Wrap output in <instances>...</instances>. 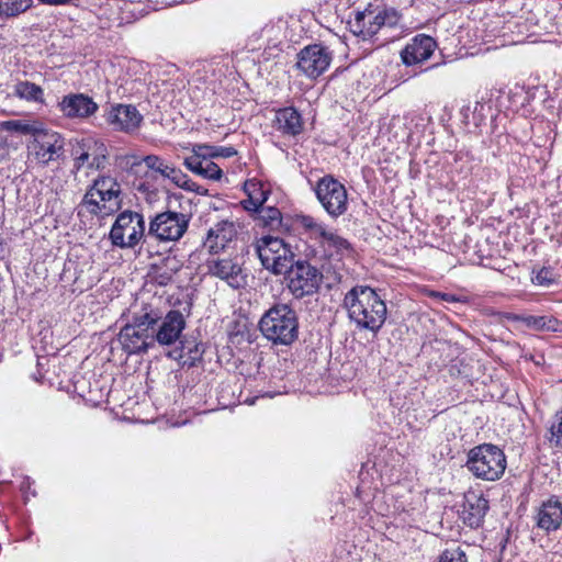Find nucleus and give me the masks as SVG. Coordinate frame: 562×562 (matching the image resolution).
I'll use <instances>...</instances> for the list:
<instances>
[{"mask_svg":"<svg viewBox=\"0 0 562 562\" xmlns=\"http://www.w3.org/2000/svg\"><path fill=\"white\" fill-rule=\"evenodd\" d=\"M159 318L158 313L149 311L135 315L132 323L124 325L117 335L123 351L127 355H142L154 348L153 329Z\"/></svg>","mask_w":562,"mask_h":562,"instance_id":"20e7f679","label":"nucleus"},{"mask_svg":"<svg viewBox=\"0 0 562 562\" xmlns=\"http://www.w3.org/2000/svg\"><path fill=\"white\" fill-rule=\"evenodd\" d=\"M479 106H480V108H483V105H482L480 102H476V103H475L474 112H476V111H477V108H479Z\"/></svg>","mask_w":562,"mask_h":562,"instance_id":"49530a36","label":"nucleus"},{"mask_svg":"<svg viewBox=\"0 0 562 562\" xmlns=\"http://www.w3.org/2000/svg\"><path fill=\"white\" fill-rule=\"evenodd\" d=\"M537 527L551 532L558 530L562 525V503L558 498H550L539 507Z\"/></svg>","mask_w":562,"mask_h":562,"instance_id":"412c9836","label":"nucleus"},{"mask_svg":"<svg viewBox=\"0 0 562 562\" xmlns=\"http://www.w3.org/2000/svg\"><path fill=\"white\" fill-rule=\"evenodd\" d=\"M259 329L273 345L290 346L299 338V317L286 303L272 305L261 317Z\"/></svg>","mask_w":562,"mask_h":562,"instance_id":"7ed1b4c3","label":"nucleus"},{"mask_svg":"<svg viewBox=\"0 0 562 562\" xmlns=\"http://www.w3.org/2000/svg\"><path fill=\"white\" fill-rule=\"evenodd\" d=\"M436 562H468V559L461 547L452 546L443 550Z\"/></svg>","mask_w":562,"mask_h":562,"instance_id":"e433bc0d","label":"nucleus"},{"mask_svg":"<svg viewBox=\"0 0 562 562\" xmlns=\"http://www.w3.org/2000/svg\"><path fill=\"white\" fill-rule=\"evenodd\" d=\"M331 54L327 47L314 44L297 54L296 67L308 78L319 77L330 65Z\"/></svg>","mask_w":562,"mask_h":562,"instance_id":"9d476101","label":"nucleus"},{"mask_svg":"<svg viewBox=\"0 0 562 562\" xmlns=\"http://www.w3.org/2000/svg\"><path fill=\"white\" fill-rule=\"evenodd\" d=\"M516 321L522 322L527 327L536 329V330H543V326L546 324V316H518L515 315L513 317Z\"/></svg>","mask_w":562,"mask_h":562,"instance_id":"58836bf2","label":"nucleus"},{"mask_svg":"<svg viewBox=\"0 0 562 562\" xmlns=\"http://www.w3.org/2000/svg\"><path fill=\"white\" fill-rule=\"evenodd\" d=\"M144 117L133 104H112L105 114V121L114 131L133 133L137 131Z\"/></svg>","mask_w":562,"mask_h":562,"instance_id":"4468645a","label":"nucleus"},{"mask_svg":"<svg viewBox=\"0 0 562 562\" xmlns=\"http://www.w3.org/2000/svg\"><path fill=\"white\" fill-rule=\"evenodd\" d=\"M402 13L393 7L374 5V40L380 32L401 27Z\"/></svg>","mask_w":562,"mask_h":562,"instance_id":"a878e982","label":"nucleus"},{"mask_svg":"<svg viewBox=\"0 0 562 562\" xmlns=\"http://www.w3.org/2000/svg\"><path fill=\"white\" fill-rule=\"evenodd\" d=\"M180 265L175 257H165L160 263H154L150 268L149 276L151 281L159 285L166 286L168 285L173 276L179 271Z\"/></svg>","mask_w":562,"mask_h":562,"instance_id":"c756f323","label":"nucleus"},{"mask_svg":"<svg viewBox=\"0 0 562 562\" xmlns=\"http://www.w3.org/2000/svg\"><path fill=\"white\" fill-rule=\"evenodd\" d=\"M348 317L360 330L379 333L383 327L387 310L384 300L370 286L356 285L344 297Z\"/></svg>","mask_w":562,"mask_h":562,"instance_id":"f257e3e1","label":"nucleus"},{"mask_svg":"<svg viewBox=\"0 0 562 562\" xmlns=\"http://www.w3.org/2000/svg\"><path fill=\"white\" fill-rule=\"evenodd\" d=\"M74 166L77 170L87 166L91 170H100L105 167L106 148L103 143L88 137L77 143L72 150Z\"/></svg>","mask_w":562,"mask_h":562,"instance_id":"9b49d317","label":"nucleus"},{"mask_svg":"<svg viewBox=\"0 0 562 562\" xmlns=\"http://www.w3.org/2000/svg\"><path fill=\"white\" fill-rule=\"evenodd\" d=\"M122 189L95 192V198L100 201L101 216H106L117 212L121 209Z\"/></svg>","mask_w":562,"mask_h":562,"instance_id":"473e14b6","label":"nucleus"},{"mask_svg":"<svg viewBox=\"0 0 562 562\" xmlns=\"http://www.w3.org/2000/svg\"><path fill=\"white\" fill-rule=\"evenodd\" d=\"M145 164V166L154 171L159 173L162 178L170 180L175 186L183 184L184 182V172L175 167L171 164H168L165 159L160 158L156 155H147L145 156L138 165ZM137 166V164H135Z\"/></svg>","mask_w":562,"mask_h":562,"instance_id":"5701e85b","label":"nucleus"},{"mask_svg":"<svg viewBox=\"0 0 562 562\" xmlns=\"http://www.w3.org/2000/svg\"><path fill=\"white\" fill-rule=\"evenodd\" d=\"M544 331L562 333V321L553 316H546Z\"/></svg>","mask_w":562,"mask_h":562,"instance_id":"79ce46f5","label":"nucleus"},{"mask_svg":"<svg viewBox=\"0 0 562 562\" xmlns=\"http://www.w3.org/2000/svg\"><path fill=\"white\" fill-rule=\"evenodd\" d=\"M180 348L167 353L171 359L178 360L183 367L192 368L202 360L204 353L203 345L195 341L180 340Z\"/></svg>","mask_w":562,"mask_h":562,"instance_id":"bb28decb","label":"nucleus"},{"mask_svg":"<svg viewBox=\"0 0 562 562\" xmlns=\"http://www.w3.org/2000/svg\"><path fill=\"white\" fill-rule=\"evenodd\" d=\"M34 139L38 146L36 156L44 164H48L64 154L65 139L57 132L41 128Z\"/></svg>","mask_w":562,"mask_h":562,"instance_id":"f3484780","label":"nucleus"},{"mask_svg":"<svg viewBox=\"0 0 562 562\" xmlns=\"http://www.w3.org/2000/svg\"><path fill=\"white\" fill-rule=\"evenodd\" d=\"M244 191L248 198L243 200L240 204L249 213L258 212L270 194V191L265 188L263 183L256 179L247 180L244 183Z\"/></svg>","mask_w":562,"mask_h":562,"instance_id":"393cba45","label":"nucleus"},{"mask_svg":"<svg viewBox=\"0 0 562 562\" xmlns=\"http://www.w3.org/2000/svg\"><path fill=\"white\" fill-rule=\"evenodd\" d=\"M293 222L303 234L307 235L310 239L318 245L328 232L327 226L323 222L308 214H296Z\"/></svg>","mask_w":562,"mask_h":562,"instance_id":"c85d7f7f","label":"nucleus"},{"mask_svg":"<svg viewBox=\"0 0 562 562\" xmlns=\"http://www.w3.org/2000/svg\"><path fill=\"white\" fill-rule=\"evenodd\" d=\"M184 166L193 173L207 180L217 181L223 177V171L218 165L200 151H192V155L184 159Z\"/></svg>","mask_w":562,"mask_h":562,"instance_id":"4be33fe9","label":"nucleus"},{"mask_svg":"<svg viewBox=\"0 0 562 562\" xmlns=\"http://www.w3.org/2000/svg\"><path fill=\"white\" fill-rule=\"evenodd\" d=\"M277 130L284 135L296 136L303 131V120L300 112L293 108H282L276 112Z\"/></svg>","mask_w":562,"mask_h":562,"instance_id":"b1692460","label":"nucleus"},{"mask_svg":"<svg viewBox=\"0 0 562 562\" xmlns=\"http://www.w3.org/2000/svg\"><path fill=\"white\" fill-rule=\"evenodd\" d=\"M186 318L178 310L169 311L165 317H160L153 333L154 344L171 346L180 342L182 331L186 328Z\"/></svg>","mask_w":562,"mask_h":562,"instance_id":"f8f14e48","label":"nucleus"},{"mask_svg":"<svg viewBox=\"0 0 562 562\" xmlns=\"http://www.w3.org/2000/svg\"><path fill=\"white\" fill-rule=\"evenodd\" d=\"M285 274L286 288L296 300L315 295L321 289L322 272L305 260L293 262Z\"/></svg>","mask_w":562,"mask_h":562,"instance_id":"1a4fd4ad","label":"nucleus"},{"mask_svg":"<svg viewBox=\"0 0 562 562\" xmlns=\"http://www.w3.org/2000/svg\"><path fill=\"white\" fill-rule=\"evenodd\" d=\"M547 439L551 446L562 449V408L552 417Z\"/></svg>","mask_w":562,"mask_h":562,"instance_id":"c9c22d12","label":"nucleus"},{"mask_svg":"<svg viewBox=\"0 0 562 562\" xmlns=\"http://www.w3.org/2000/svg\"><path fill=\"white\" fill-rule=\"evenodd\" d=\"M190 216L177 211H164L149 218L147 240L153 249L159 244L175 243L188 231Z\"/></svg>","mask_w":562,"mask_h":562,"instance_id":"423d86ee","label":"nucleus"},{"mask_svg":"<svg viewBox=\"0 0 562 562\" xmlns=\"http://www.w3.org/2000/svg\"><path fill=\"white\" fill-rule=\"evenodd\" d=\"M436 48L437 42L431 36L417 34L404 46L400 57L406 67H412L428 60Z\"/></svg>","mask_w":562,"mask_h":562,"instance_id":"2eb2a0df","label":"nucleus"},{"mask_svg":"<svg viewBox=\"0 0 562 562\" xmlns=\"http://www.w3.org/2000/svg\"><path fill=\"white\" fill-rule=\"evenodd\" d=\"M5 125L9 131L18 132L24 135L31 134L34 136V138L36 137V133H38L41 130L37 128L34 124H30L20 120L8 121Z\"/></svg>","mask_w":562,"mask_h":562,"instance_id":"4c0bfd02","label":"nucleus"},{"mask_svg":"<svg viewBox=\"0 0 562 562\" xmlns=\"http://www.w3.org/2000/svg\"><path fill=\"white\" fill-rule=\"evenodd\" d=\"M13 94L27 102L44 103V90L36 83L24 80L13 87Z\"/></svg>","mask_w":562,"mask_h":562,"instance_id":"2f4dec72","label":"nucleus"},{"mask_svg":"<svg viewBox=\"0 0 562 562\" xmlns=\"http://www.w3.org/2000/svg\"><path fill=\"white\" fill-rule=\"evenodd\" d=\"M192 151H200L211 160L217 157L231 158L237 155V150L232 146H213L207 144H195Z\"/></svg>","mask_w":562,"mask_h":562,"instance_id":"f704fd0d","label":"nucleus"},{"mask_svg":"<svg viewBox=\"0 0 562 562\" xmlns=\"http://www.w3.org/2000/svg\"><path fill=\"white\" fill-rule=\"evenodd\" d=\"M256 251L265 269L274 276L285 274L294 262V252L281 235H265L257 239Z\"/></svg>","mask_w":562,"mask_h":562,"instance_id":"0eeeda50","label":"nucleus"},{"mask_svg":"<svg viewBox=\"0 0 562 562\" xmlns=\"http://www.w3.org/2000/svg\"><path fill=\"white\" fill-rule=\"evenodd\" d=\"M209 273L225 281L233 289L247 285V274L237 258H218L207 261Z\"/></svg>","mask_w":562,"mask_h":562,"instance_id":"ddd939ff","label":"nucleus"},{"mask_svg":"<svg viewBox=\"0 0 562 562\" xmlns=\"http://www.w3.org/2000/svg\"><path fill=\"white\" fill-rule=\"evenodd\" d=\"M258 213V225L277 235H282L289 231V224L284 222L282 213L274 206L260 207Z\"/></svg>","mask_w":562,"mask_h":562,"instance_id":"cd10ccee","label":"nucleus"},{"mask_svg":"<svg viewBox=\"0 0 562 562\" xmlns=\"http://www.w3.org/2000/svg\"><path fill=\"white\" fill-rule=\"evenodd\" d=\"M136 191L146 195L147 199H150L151 195H156V190L151 188L149 183L146 182H139L135 187Z\"/></svg>","mask_w":562,"mask_h":562,"instance_id":"c03bdc74","label":"nucleus"},{"mask_svg":"<svg viewBox=\"0 0 562 562\" xmlns=\"http://www.w3.org/2000/svg\"><path fill=\"white\" fill-rule=\"evenodd\" d=\"M428 296L432 297V299H436V300H441V301H445V302H449V303H454V302L459 301V299L456 295H453V294L445 293V292H438V291H430Z\"/></svg>","mask_w":562,"mask_h":562,"instance_id":"37998d69","label":"nucleus"},{"mask_svg":"<svg viewBox=\"0 0 562 562\" xmlns=\"http://www.w3.org/2000/svg\"><path fill=\"white\" fill-rule=\"evenodd\" d=\"M313 191L317 201L330 218H338L348 211V192L346 187L334 176L319 178Z\"/></svg>","mask_w":562,"mask_h":562,"instance_id":"6e6552de","label":"nucleus"},{"mask_svg":"<svg viewBox=\"0 0 562 562\" xmlns=\"http://www.w3.org/2000/svg\"><path fill=\"white\" fill-rule=\"evenodd\" d=\"M319 246L331 257L334 255L346 256L352 250L350 243L333 231L327 232Z\"/></svg>","mask_w":562,"mask_h":562,"instance_id":"7c9ffc66","label":"nucleus"},{"mask_svg":"<svg viewBox=\"0 0 562 562\" xmlns=\"http://www.w3.org/2000/svg\"><path fill=\"white\" fill-rule=\"evenodd\" d=\"M349 31L363 41L374 40V5L369 4L362 11H355L347 22Z\"/></svg>","mask_w":562,"mask_h":562,"instance_id":"aec40b11","label":"nucleus"},{"mask_svg":"<svg viewBox=\"0 0 562 562\" xmlns=\"http://www.w3.org/2000/svg\"><path fill=\"white\" fill-rule=\"evenodd\" d=\"M59 111L68 119H87L93 115L99 105L87 94L70 93L58 103Z\"/></svg>","mask_w":562,"mask_h":562,"instance_id":"dca6fc26","label":"nucleus"},{"mask_svg":"<svg viewBox=\"0 0 562 562\" xmlns=\"http://www.w3.org/2000/svg\"><path fill=\"white\" fill-rule=\"evenodd\" d=\"M33 0H0V18L10 19L29 10Z\"/></svg>","mask_w":562,"mask_h":562,"instance_id":"72a5a7b5","label":"nucleus"},{"mask_svg":"<svg viewBox=\"0 0 562 562\" xmlns=\"http://www.w3.org/2000/svg\"><path fill=\"white\" fill-rule=\"evenodd\" d=\"M121 189V184L111 176H99L86 191L81 205L92 215H99L101 210L100 201L95 198V192Z\"/></svg>","mask_w":562,"mask_h":562,"instance_id":"6ab92c4d","label":"nucleus"},{"mask_svg":"<svg viewBox=\"0 0 562 562\" xmlns=\"http://www.w3.org/2000/svg\"><path fill=\"white\" fill-rule=\"evenodd\" d=\"M465 465L476 479L494 482L503 476L507 460L499 447L482 443L469 450Z\"/></svg>","mask_w":562,"mask_h":562,"instance_id":"39448f33","label":"nucleus"},{"mask_svg":"<svg viewBox=\"0 0 562 562\" xmlns=\"http://www.w3.org/2000/svg\"><path fill=\"white\" fill-rule=\"evenodd\" d=\"M490 508L488 501L476 492H469L464 496L462 506L463 522L471 528H479Z\"/></svg>","mask_w":562,"mask_h":562,"instance_id":"a211bd4d","label":"nucleus"},{"mask_svg":"<svg viewBox=\"0 0 562 562\" xmlns=\"http://www.w3.org/2000/svg\"><path fill=\"white\" fill-rule=\"evenodd\" d=\"M532 281L538 285H549L552 283V272L549 268L540 269Z\"/></svg>","mask_w":562,"mask_h":562,"instance_id":"a19ab883","label":"nucleus"},{"mask_svg":"<svg viewBox=\"0 0 562 562\" xmlns=\"http://www.w3.org/2000/svg\"><path fill=\"white\" fill-rule=\"evenodd\" d=\"M184 182L186 183L183 184H179L178 188H181L186 191L195 192L200 195H207V189L193 182L187 175H184Z\"/></svg>","mask_w":562,"mask_h":562,"instance_id":"ea45409f","label":"nucleus"},{"mask_svg":"<svg viewBox=\"0 0 562 562\" xmlns=\"http://www.w3.org/2000/svg\"><path fill=\"white\" fill-rule=\"evenodd\" d=\"M214 234H215V233H214V231H213V229H210V231L207 232V241H210V240H211V238L214 236Z\"/></svg>","mask_w":562,"mask_h":562,"instance_id":"a18cd8bd","label":"nucleus"},{"mask_svg":"<svg viewBox=\"0 0 562 562\" xmlns=\"http://www.w3.org/2000/svg\"><path fill=\"white\" fill-rule=\"evenodd\" d=\"M109 239L114 247L121 249H134L139 246V252H146L148 257L160 255L158 249L150 247L145 217L136 211L125 210L116 216Z\"/></svg>","mask_w":562,"mask_h":562,"instance_id":"f03ea898","label":"nucleus"},{"mask_svg":"<svg viewBox=\"0 0 562 562\" xmlns=\"http://www.w3.org/2000/svg\"><path fill=\"white\" fill-rule=\"evenodd\" d=\"M436 65H431L430 67L426 68L424 71L435 68Z\"/></svg>","mask_w":562,"mask_h":562,"instance_id":"de8ad7c7","label":"nucleus"}]
</instances>
